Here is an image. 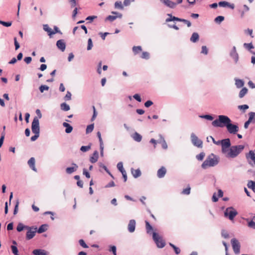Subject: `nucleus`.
Segmentation results:
<instances>
[{"label": "nucleus", "instance_id": "nucleus-1", "mask_svg": "<svg viewBox=\"0 0 255 255\" xmlns=\"http://www.w3.org/2000/svg\"><path fill=\"white\" fill-rule=\"evenodd\" d=\"M219 162V157L214 153H211L203 161L201 165V167L203 169H206L208 167H214L217 165Z\"/></svg>", "mask_w": 255, "mask_h": 255}, {"label": "nucleus", "instance_id": "nucleus-2", "mask_svg": "<svg viewBox=\"0 0 255 255\" xmlns=\"http://www.w3.org/2000/svg\"><path fill=\"white\" fill-rule=\"evenodd\" d=\"M231 119L226 115H219L218 118L212 122V125L216 128L226 127Z\"/></svg>", "mask_w": 255, "mask_h": 255}, {"label": "nucleus", "instance_id": "nucleus-3", "mask_svg": "<svg viewBox=\"0 0 255 255\" xmlns=\"http://www.w3.org/2000/svg\"><path fill=\"white\" fill-rule=\"evenodd\" d=\"M31 130L34 134L31 137L30 140L32 141H34L39 137L40 134L39 121L36 117L33 118L32 122Z\"/></svg>", "mask_w": 255, "mask_h": 255}, {"label": "nucleus", "instance_id": "nucleus-4", "mask_svg": "<svg viewBox=\"0 0 255 255\" xmlns=\"http://www.w3.org/2000/svg\"><path fill=\"white\" fill-rule=\"evenodd\" d=\"M245 148L244 145H233L227 153L226 157L234 158L238 156Z\"/></svg>", "mask_w": 255, "mask_h": 255}, {"label": "nucleus", "instance_id": "nucleus-5", "mask_svg": "<svg viewBox=\"0 0 255 255\" xmlns=\"http://www.w3.org/2000/svg\"><path fill=\"white\" fill-rule=\"evenodd\" d=\"M216 145H221L222 147V152L223 153H226L228 152L231 147V140L229 138H226L221 140H218Z\"/></svg>", "mask_w": 255, "mask_h": 255}, {"label": "nucleus", "instance_id": "nucleus-6", "mask_svg": "<svg viewBox=\"0 0 255 255\" xmlns=\"http://www.w3.org/2000/svg\"><path fill=\"white\" fill-rule=\"evenodd\" d=\"M167 15L168 16L166 19L165 22H169L171 21H179V22H182L184 23L185 24H187V26L189 27L191 26V22L187 19L179 18L175 16L172 15L171 13H167Z\"/></svg>", "mask_w": 255, "mask_h": 255}, {"label": "nucleus", "instance_id": "nucleus-7", "mask_svg": "<svg viewBox=\"0 0 255 255\" xmlns=\"http://www.w3.org/2000/svg\"><path fill=\"white\" fill-rule=\"evenodd\" d=\"M152 239L155 242L156 246L158 248H163L165 247L166 244L162 237L160 236L158 233L152 232Z\"/></svg>", "mask_w": 255, "mask_h": 255}, {"label": "nucleus", "instance_id": "nucleus-8", "mask_svg": "<svg viewBox=\"0 0 255 255\" xmlns=\"http://www.w3.org/2000/svg\"><path fill=\"white\" fill-rule=\"evenodd\" d=\"M224 214L225 217L229 219L231 221H233L238 214V212L233 207L231 206L226 209Z\"/></svg>", "mask_w": 255, "mask_h": 255}, {"label": "nucleus", "instance_id": "nucleus-9", "mask_svg": "<svg viewBox=\"0 0 255 255\" xmlns=\"http://www.w3.org/2000/svg\"><path fill=\"white\" fill-rule=\"evenodd\" d=\"M226 128L228 132L232 134H237L239 130L238 124L237 123L233 124L231 120Z\"/></svg>", "mask_w": 255, "mask_h": 255}, {"label": "nucleus", "instance_id": "nucleus-10", "mask_svg": "<svg viewBox=\"0 0 255 255\" xmlns=\"http://www.w3.org/2000/svg\"><path fill=\"white\" fill-rule=\"evenodd\" d=\"M191 141L192 143L198 148L203 147V141L193 132L191 134Z\"/></svg>", "mask_w": 255, "mask_h": 255}, {"label": "nucleus", "instance_id": "nucleus-11", "mask_svg": "<svg viewBox=\"0 0 255 255\" xmlns=\"http://www.w3.org/2000/svg\"><path fill=\"white\" fill-rule=\"evenodd\" d=\"M231 243L233 251L236 255H238L240 253L241 245L239 241L236 238H233L231 241Z\"/></svg>", "mask_w": 255, "mask_h": 255}, {"label": "nucleus", "instance_id": "nucleus-12", "mask_svg": "<svg viewBox=\"0 0 255 255\" xmlns=\"http://www.w3.org/2000/svg\"><path fill=\"white\" fill-rule=\"evenodd\" d=\"M29 228H30L26 229L27 230L26 233L25 237L26 240H30L33 238L35 236V234L36 233L35 230L36 229V226H29Z\"/></svg>", "mask_w": 255, "mask_h": 255}, {"label": "nucleus", "instance_id": "nucleus-13", "mask_svg": "<svg viewBox=\"0 0 255 255\" xmlns=\"http://www.w3.org/2000/svg\"><path fill=\"white\" fill-rule=\"evenodd\" d=\"M230 57L233 59L235 63H237L239 61V54L237 52L236 48L235 46L232 47L230 52Z\"/></svg>", "mask_w": 255, "mask_h": 255}, {"label": "nucleus", "instance_id": "nucleus-14", "mask_svg": "<svg viewBox=\"0 0 255 255\" xmlns=\"http://www.w3.org/2000/svg\"><path fill=\"white\" fill-rule=\"evenodd\" d=\"M246 157L249 163L252 166L253 165L251 161H250L251 159L254 163L255 161V153L253 150H250L249 152L246 154Z\"/></svg>", "mask_w": 255, "mask_h": 255}, {"label": "nucleus", "instance_id": "nucleus-15", "mask_svg": "<svg viewBox=\"0 0 255 255\" xmlns=\"http://www.w3.org/2000/svg\"><path fill=\"white\" fill-rule=\"evenodd\" d=\"M57 47L62 52H64L66 48V43L63 39H59L56 42Z\"/></svg>", "mask_w": 255, "mask_h": 255}, {"label": "nucleus", "instance_id": "nucleus-16", "mask_svg": "<svg viewBox=\"0 0 255 255\" xmlns=\"http://www.w3.org/2000/svg\"><path fill=\"white\" fill-rule=\"evenodd\" d=\"M136 222L135 220L131 219L129 220L128 226V230L129 233H133L134 232L135 229Z\"/></svg>", "mask_w": 255, "mask_h": 255}, {"label": "nucleus", "instance_id": "nucleus-17", "mask_svg": "<svg viewBox=\"0 0 255 255\" xmlns=\"http://www.w3.org/2000/svg\"><path fill=\"white\" fill-rule=\"evenodd\" d=\"M165 6L170 8H174L176 7L177 3L173 2L170 0H160Z\"/></svg>", "mask_w": 255, "mask_h": 255}, {"label": "nucleus", "instance_id": "nucleus-18", "mask_svg": "<svg viewBox=\"0 0 255 255\" xmlns=\"http://www.w3.org/2000/svg\"><path fill=\"white\" fill-rule=\"evenodd\" d=\"M32 254L33 255H49V253L44 249H36L34 250Z\"/></svg>", "mask_w": 255, "mask_h": 255}, {"label": "nucleus", "instance_id": "nucleus-19", "mask_svg": "<svg viewBox=\"0 0 255 255\" xmlns=\"http://www.w3.org/2000/svg\"><path fill=\"white\" fill-rule=\"evenodd\" d=\"M71 164L72 166L68 167L66 168V172L67 174H72L74 172L76 171L78 168V166L77 164L73 162Z\"/></svg>", "mask_w": 255, "mask_h": 255}, {"label": "nucleus", "instance_id": "nucleus-20", "mask_svg": "<svg viewBox=\"0 0 255 255\" xmlns=\"http://www.w3.org/2000/svg\"><path fill=\"white\" fill-rule=\"evenodd\" d=\"M167 170L164 166H161L157 172V176L159 178H162L164 177Z\"/></svg>", "mask_w": 255, "mask_h": 255}, {"label": "nucleus", "instance_id": "nucleus-21", "mask_svg": "<svg viewBox=\"0 0 255 255\" xmlns=\"http://www.w3.org/2000/svg\"><path fill=\"white\" fill-rule=\"evenodd\" d=\"M48 225L46 224H42L38 228L36 227V231L38 234H42L47 230Z\"/></svg>", "mask_w": 255, "mask_h": 255}, {"label": "nucleus", "instance_id": "nucleus-22", "mask_svg": "<svg viewBox=\"0 0 255 255\" xmlns=\"http://www.w3.org/2000/svg\"><path fill=\"white\" fill-rule=\"evenodd\" d=\"M99 158V152L97 150L94 151L93 155L90 157V161L94 163L98 161Z\"/></svg>", "mask_w": 255, "mask_h": 255}, {"label": "nucleus", "instance_id": "nucleus-23", "mask_svg": "<svg viewBox=\"0 0 255 255\" xmlns=\"http://www.w3.org/2000/svg\"><path fill=\"white\" fill-rule=\"evenodd\" d=\"M43 29L45 31L47 32V34L50 38H52L53 37V30L49 26L48 24H43Z\"/></svg>", "mask_w": 255, "mask_h": 255}, {"label": "nucleus", "instance_id": "nucleus-24", "mask_svg": "<svg viewBox=\"0 0 255 255\" xmlns=\"http://www.w3.org/2000/svg\"><path fill=\"white\" fill-rule=\"evenodd\" d=\"M35 158L33 157H31L27 162V163L30 168L34 171H37V169L35 166Z\"/></svg>", "mask_w": 255, "mask_h": 255}, {"label": "nucleus", "instance_id": "nucleus-25", "mask_svg": "<svg viewBox=\"0 0 255 255\" xmlns=\"http://www.w3.org/2000/svg\"><path fill=\"white\" fill-rule=\"evenodd\" d=\"M63 126L65 128V131L66 133H71L73 129V127L67 122H64L62 124Z\"/></svg>", "mask_w": 255, "mask_h": 255}, {"label": "nucleus", "instance_id": "nucleus-26", "mask_svg": "<svg viewBox=\"0 0 255 255\" xmlns=\"http://www.w3.org/2000/svg\"><path fill=\"white\" fill-rule=\"evenodd\" d=\"M131 172L134 178H137L140 176L141 175V171L139 168L137 169H134L133 168H131Z\"/></svg>", "mask_w": 255, "mask_h": 255}, {"label": "nucleus", "instance_id": "nucleus-27", "mask_svg": "<svg viewBox=\"0 0 255 255\" xmlns=\"http://www.w3.org/2000/svg\"><path fill=\"white\" fill-rule=\"evenodd\" d=\"M29 226L24 225L22 223H19L16 227V231L18 232H21L24 230H26L27 229H29Z\"/></svg>", "mask_w": 255, "mask_h": 255}, {"label": "nucleus", "instance_id": "nucleus-28", "mask_svg": "<svg viewBox=\"0 0 255 255\" xmlns=\"http://www.w3.org/2000/svg\"><path fill=\"white\" fill-rule=\"evenodd\" d=\"M244 47L249 50L251 53L255 55V52L251 50L252 49L254 48V46L252 42L249 43H245L244 44Z\"/></svg>", "mask_w": 255, "mask_h": 255}, {"label": "nucleus", "instance_id": "nucleus-29", "mask_svg": "<svg viewBox=\"0 0 255 255\" xmlns=\"http://www.w3.org/2000/svg\"><path fill=\"white\" fill-rule=\"evenodd\" d=\"M132 138L136 142H140L142 139V136L137 132H134L131 135Z\"/></svg>", "mask_w": 255, "mask_h": 255}, {"label": "nucleus", "instance_id": "nucleus-30", "mask_svg": "<svg viewBox=\"0 0 255 255\" xmlns=\"http://www.w3.org/2000/svg\"><path fill=\"white\" fill-rule=\"evenodd\" d=\"M145 227H146V233L147 234H151V232L153 231V228L152 225L149 223V222L146 220L145 221Z\"/></svg>", "mask_w": 255, "mask_h": 255}, {"label": "nucleus", "instance_id": "nucleus-31", "mask_svg": "<svg viewBox=\"0 0 255 255\" xmlns=\"http://www.w3.org/2000/svg\"><path fill=\"white\" fill-rule=\"evenodd\" d=\"M235 81H236L235 85L237 88H240L243 87V86L245 84V82L243 80L239 79H236Z\"/></svg>", "mask_w": 255, "mask_h": 255}, {"label": "nucleus", "instance_id": "nucleus-32", "mask_svg": "<svg viewBox=\"0 0 255 255\" xmlns=\"http://www.w3.org/2000/svg\"><path fill=\"white\" fill-rule=\"evenodd\" d=\"M248 92V89L247 87H243L239 92V97L241 99L243 98L247 94Z\"/></svg>", "mask_w": 255, "mask_h": 255}, {"label": "nucleus", "instance_id": "nucleus-33", "mask_svg": "<svg viewBox=\"0 0 255 255\" xmlns=\"http://www.w3.org/2000/svg\"><path fill=\"white\" fill-rule=\"evenodd\" d=\"M199 39V35L197 32H193L190 37V41L193 43H195L198 41Z\"/></svg>", "mask_w": 255, "mask_h": 255}, {"label": "nucleus", "instance_id": "nucleus-34", "mask_svg": "<svg viewBox=\"0 0 255 255\" xmlns=\"http://www.w3.org/2000/svg\"><path fill=\"white\" fill-rule=\"evenodd\" d=\"M199 117L201 119H206L208 121H212L214 118L213 116L211 114L201 115H199Z\"/></svg>", "mask_w": 255, "mask_h": 255}, {"label": "nucleus", "instance_id": "nucleus-35", "mask_svg": "<svg viewBox=\"0 0 255 255\" xmlns=\"http://www.w3.org/2000/svg\"><path fill=\"white\" fill-rule=\"evenodd\" d=\"M60 108L61 110L65 112H67L70 109V106L65 102L62 103L60 104Z\"/></svg>", "mask_w": 255, "mask_h": 255}, {"label": "nucleus", "instance_id": "nucleus-36", "mask_svg": "<svg viewBox=\"0 0 255 255\" xmlns=\"http://www.w3.org/2000/svg\"><path fill=\"white\" fill-rule=\"evenodd\" d=\"M247 186L249 188L252 189L254 193H255V181L249 180L248 182Z\"/></svg>", "mask_w": 255, "mask_h": 255}, {"label": "nucleus", "instance_id": "nucleus-37", "mask_svg": "<svg viewBox=\"0 0 255 255\" xmlns=\"http://www.w3.org/2000/svg\"><path fill=\"white\" fill-rule=\"evenodd\" d=\"M108 251L111 253L113 255H117V247L115 245H109Z\"/></svg>", "mask_w": 255, "mask_h": 255}, {"label": "nucleus", "instance_id": "nucleus-38", "mask_svg": "<svg viewBox=\"0 0 255 255\" xmlns=\"http://www.w3.org/2000/svg\"><path fill=\"white\" fill-rule=\"evenodd\" d=\"M249 119L248 120L251 122V123L255 124V113L251 112L249 113Z\"/></svg>", "mask_w": 255, "mask_h": 255}, {"label": "nucleus", "instance_id": "nucleus-39", "mask_svg": "<svg viewBox=\"0 0 255 255\" xmlns=\"http://www.w3.org/2000/svg\"><path fill=\"white\" fill-rule=\"evenodd\" d=\"M92 143H89L87 145H82L80 147V150L83 152H86L89 151L91 148Z\"/></svg>", "mask_w": 255, "mask_h": 255}, {"label": "nucleus", "instance_id": "nucleus-40", "mask_svg": "<svg viewBox=\"0 0 255 255\" xmlns=\"http://www.w3.org/2000/svg\"><path fill=\"white\" fill-rule=\"evenodd\" d=\"M142 51V47L141 46H134L132 47V51L134 55L137 54L138 53Z\"/></svg>", "mask_w": 255, "mask_h": 255}, {"label": "nucleus", "instance_id": "nucleus-41", "mask_svg": "<svg viewBox=\"0 0 255 255\" xmlns=\"http://www.w3.org/2000/svg\"><path fill=\"white\" fill-rule=\"evenodd\" d=\"M225 19V17L222 15L217 16L214 19V22L218 24H220L222 22H223Z\"/></svg>", "mask_w": 255, "mask_h": 255}, {"label": "nucleus", "instance_id": "nucleus-42", "mask_svg": "<svg viewBox=\"0 0 255 255\" xmlns=\"http://www.w3.org/2000/svg\"><path fill=\"white\" fill-rule=\"evenodd\" d=\"M169 245L174 250V251L176 255H178L180 253L181 251L178 247L171 243H169Z\"/></svg>", "mask_w": 255, "mask_h": 255}, {"label": "nucleus", "instance_id": "nucleus-43", "mask_svg": "<svg viewBox=\"0 0 255 255\" xmlns=\"http://www.w3.org/2000/svg\"><path fill=\"white\" fill-rule=\"evenodd\" d=\"M94 128V124H91L87 126L86 129V133L87 134H88L90 132H91Z\"/></svg>", "mask_w": 255, "mask_h": 255}, {"label": "nucleus", "instance_id": "nucleus-44", "mask_svg": "<svg viewBox=\"0 0 255 255\" xmlns=\"http://www.w3.org/2000/svg\"><path fill=\"white\" fill-rule=\"evenodd\" d=\"M248 222V226L253 229H255V222L253 220H249V219H246Z\"/></svg>", "mask_w": 255, "mask_h": 255}, {"label": "nucleus", "instance_id": "nucleus-45", "mask_svg": "<svg viewBox=\"0 0 255 255\" xmlns=\"http://www.w3.org/2000/svg\"><path fill=\"white\" fill-rule=\"evenodd\" d=\"M49 89V86L46 85H41L39 87V90L41 93H43L44 91H48Z\"/></svg>", "mask_w": 255, "mask_h": 255}, {"label": "nucleus", "instance_id": "nucleus-46", "mask_svg": "<svg viewBox=\"0 0 255 255\" xmlns=\"http://www.w3.org/2000/svg\"><path fill=\"white\" fill-rule=\"evenodd\" d=\"M117 18V16H115V15H109L105 18V21L106 22L107 21H109L111 22L114 21Z\"/></svg>", "mask_w": 255, "mask_h": 255}, {"label": "nucleus", "instance_id": "nucleus-47", "mask_svg": "<svg viewBox=\"0 0 255 255\" xmlns=\"http://www.w3.org/2000/svg\"><path fill=\"white\" fill-rule=\"evenodd\" d=\"M238 108L240 110L242 111L243 113H245L249 108V106L248 105L245 104L238 106Z\"/></svg>", "mask_w": 255, "mask_h": 255}, {"label": "nucleus", "instance_id": "nucleus-48", "mask_svg": "<svg viewBox=\"0 0 255 255\" xmlns=\"http://www.w3.org/2000/svg\"><path fill=\"white\" fill-rule=\"evenodd\" d=\"M117 168L119 170L121 173L124 172L126 171L125 169L123 167V163L122 162L120 161L117 164Z\"/></svg>", "mask_w": 255, "mask_h": 255}, {"label": "nucleus", "instance_id": "nucleus-49", "mask_svg": "<svg viewBox=\"0 0 255 255\" xmlns=\"http://www.w3.org/2000/svg\"><path fill=\"white\" fill-rule=\"evenodd\" d=\"M114 6H115V8H118L120 9H124L123 5L122 4V3L121 1H116L115 3V4H114Z\"/></svg>", "mask_w": 255, "mask_h": 255}, {"label": "nucleus", "instance_id": "nucleus-50", "mask_svg": "<svg viewBox=\"0 0 255 255\" xmlns=\"http://www.w3.org/2000/svg\"><path fill=\"white\" fill-rule=\"evenodd\" d=\"M81 7H79V8L76 6L74 7V9L72 12V17L73 20L75 19V18L78 14V9H81Z\"/></svg>", "mask_w": 255, "mask_h": 255}, {"label": "nucleus", "instance_id": "nucleus-51", "mask_svg": "<svg viewBox=\"0 0 255 255\" xmlns=\"http://www.w3.org/2000/svg\"><path fill=\"white\" fill-rule=\"evenodd\" d=\"M205 156V153L204 152H201L196 156V158L198 161H202Z\"/></svg>", "mask_w": 255, "mask_h": 255}, {"label": "nucleus", "instance_id": "nucleus-52", "mask_svg": "<svg viewBox=\"0 0 255 255\" xmlns=\"http://www.w3.org/2000/svg\"><path fill=\"white\" fill-rule=\"evenodd\" d=\"M10 248L11 250V252L14 255H19L18 250L17 249V246H11Z\"/></svg>", "mask_w": 255, "mask_h": 255}, {"label": "nucleus", "instance_id": "nucleus-53", "mask_svg": "<svg viewBox=\"0 0 255 255\" xmlns=\"http://www.w3.org/2000/svg\"><path fill=\"white\" fill-rule=\"evenodd\" d=\"M140 57L142 59L148 60L150 58L149 53L148 52L144 51L142 52Z\"/></svg>", "mask_w": 255, "mask_h": 255}, {"label": "nucleus", "instance_id": "nucleus-54", "mask_svg": "<svg viewBox=\"0 0 255 255\" xmlns=\"http://www.w3.org/2000/svg\"><path fill=\"white\" fill-rule=\"evenodd\" d=\"M53 35L56 33H59L60 34H62V32L61 31L60 29L58 28V26L55 25L53 27Z\"/></svg>", "mask_w": 255, "mask_h": 255}, {"label": "nucleus", "instance_id": "nucleus-55", "mask_svg": "<svg viewBox=\"0 0 255 255\" xmlns=\"http://www.w3.org/2000/svg\"><path fill=\"white\" fill-rule=\"evenodd\" d=\"M97 16L96 15H90L86 17V20H88L87 23H91L94 19H96Z\"/></svg>", "mask_w": 255, "mask_h": 255}, {"label": "nucleus", "instance_id": "nucleus-56", "mask_svg": "<svg viewBox=\"0 0 255 255\" xmlns=\"http://www.w3.org/2000/svg\"><path fill=\"white\" fill-rule=\"evenodd\" d=\"M71 8H74L78 5L77 0H68Z\"/></svg>", "mask_w": 255, "mask_h": 255}, {"label": "nucleus", "instance_id": "nucleus-57", "mask_svg": "<svg viewBox=\"0 0 255 255\" xmlns=\"http://www.w3.org/2000/svg\"><path fill=\"white\" fill-rule=\"evenodd\" d=\"M71 93L70 91H67L66 95L64 97V100L65 101H69L71 99Z\"/></svg>", "mask_w": 255, "mask_h": 255}, {"label": "nucleus", "instance_id": "nucleus-58", "mask_svg": "<svg viewBox=\"0 0 255 255\" xmlns=\"http://www.w3.org/2000/svg\"><path fill=\"white\" fill-rule=\"evenodd\" d=\"M93 46L92 40L91 38H89L88 40V45L87 47V50H90L92 49V47Z\"/></svg>", "mask_w": 255, "mask_h": 255}, {"label": "nucleus", "instance_id": "nucleus-59", "mask_svg": "<svg viewBox=\"0 0 255 255\" xmlns=\"http://www.w3.org/2000/svg\"><path fill=\"white\" fill-rule=\"evenodd\" d=\"M228 4H229V2L226 1H220L218 3V5L220 7H227Z\"/></svg>", "mask_w": 255, "mask_h": 255}, {"label": "nucleus", "instance_id": "nucleus-60", "mask_svg": "<svg viewBox=\"0 0 255 255\" xmlns=\"http://www.w3.org/2000/svg\"><path fill=\"white\" fill-rule=\"evenodd\" d=\"M18 205H19V201L18 200H16L15 204L14 205V208L13 209V215H16L18 212Z\"/></svg>", "mask_w": 255, "mask_h": 255}, {"label": "nucleus", "instance_id": "nucleus-61", "mask_svg": "<svg viewBox=\"0 0 255 255\" xmlns=\"http://www.w3.org/2000/svg\"><path fill=\"white\" fill-rule=\"evenodd\" d=\"M79 243L81 247H82L83 248H86H86H89L88 246L86 244V243H85L84 240H83V239L79 240Z\"/></svg>", "mask_w": 255, "mask_h": 255}, {"label": "nucleus", "instance_id": "nucleus-62", "mask_svg": "<svg viewBox=\"0 0 255 255\" xmlns=\"http://www.w3.org/2000/svg\"><path fill=\"white\" fill-rule=\"evenodd\" d=\"M221 235L222 237L225 239H228L230 237L229 233L225 230H222Z\"/></svg>", "mask_w": 255, "mask_h": 255}, {"label": "nucleus", "instance_id": "nucleus-63", "mask_svg": "<svg viewBox=\"0 0 255 255\" xmlns=\"http://www.w3.org/2000/svg\"><path fill=\"white\" fill-rule=\"evenodd\" d=\"M1 24L5 27H8L12 25V21H4L2 20Z\"/></svg>", "mask_w": 255, "mask_h": 255}, {"label": "nucleus", "instance_id": "nucleus-64", "mask_svg": "<svg viewBox=\"0 0 255 255\" xmlns=\"http://www.w3.org/2000/svg\"><path fill=\"white\" fill-rule=\"evenodd\" d=\"M13 40H14V46H15V50H17V49H18L19 48L20 44L18 42V41L17 40V38L16 37H14Z\"/></svg>", "mask_w": 255, "mask_h": 255}]
</instances>
